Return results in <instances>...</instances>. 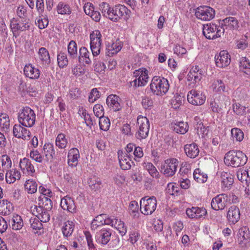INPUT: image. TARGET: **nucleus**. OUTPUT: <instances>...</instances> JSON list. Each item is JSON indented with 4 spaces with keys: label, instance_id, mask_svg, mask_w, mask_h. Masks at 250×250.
<instances>
[{
    "label": "nucleus",
    "instance_id": "f257e3e1",
    "mask_svg": "<svg viewBox=\"0 0 250 250\" xmlns=\"http://www.w3.org/2000/svg\"><path fill=\"white\" fill-rule=\"evenodd\" d=\"M247 161V156L240 150H231L225 154L224 157L225 164L233 167H242Z\"/></svg>",
    "mask_w": 250,
    "mask_h": 250
},
{
    "label": "nucleus",
    "instance_id": "f03ea898",
    "mask_svg": "<svg viewBox=\"0 0 250 250\" xmlns=\"http://www.w3.org/2000/svg\"><path fill=\"white\" fill-rule=\"evenodd\" d=\"M169 87L168 80L164 77H153L150 84V89L154 95L162 96L166 94Z\"/></svg>",
    "mask_w": 250,
    "mask_h": 250
},
{
    "label": "nucleus",
    "instance_id": "7ed1b4c3",
    "mask_svg": "<svg viewBox=\"0 0 250 250\" xmlns=\"http://www.w3.org/2000/svg\"><path fill=\"white\" fill-rule=\"evenodd\" d=\"M18 114V120L22 125L31 127L34 125L36 114L34 111L29 107H23Z\"/></svg>",
    "mask_w": 250,
    "mask_h": 250
},
{
    "label": "nucleus",
    "instance_id": "20e7f679",
    "mask_svg": "<svg viewBox=\"0 0 250 250\" xmlns=\"http://www.w3.org/2000/svg\"><path fill=\"white\" fill-rule=\"evenodd\" d=\"M145 197L140 201V211L145 215L151 214L156 209L157 200L155 196L147 198Z\"/></svg>",
    "mask_w": 250,
    "mask_h": 250
},
{
    "label": "nucleus",
    "instance_id": "39448f33",
    "mask_svg": "<svg viewBox=\"0 0 250 250\" xmlns=\"http://www.w3.org/2000/svg\"><path fill=\"white\" fill-rule=\"evenodd\" d=\"M137 124L139 129L135 134L136 138L140 140L146 139L149 130L148 119L146 117L140 115L137 118Z\"/></svg>",
    "mask_w": 250,
    "mask_h": 250
},
{
    "label": "nucleus",
    "instance_id": "423d86ee",
    "mask_svg": "<svg viewBox=\"0 0 250 250\" xmlns=\"http://www.w3.org/2000/svg\"><path fill=\"white\" fill-rule=\"evenodd\" d=\"M13 21L15 22L11 24L10 27L12 31L13 36H15L16 38L19 35V32H24L30 30L29 19L13 18Z\"/></svg>",
    "mask_w": 250,
    "mask_h": 250
},
{
    "label": "nucleus",
    "instance_id": "0eeeda50",
    "mask_svg": "<svg viewBox=\"0 0 250 250\" xmlns=\"http://www.w3.org/2000/svg\"><path fill=\"white\" fill-rule=\"evenodd\" d=\"M102 35L100 32L96 30L90 35V48L94 57L98 56L101 51Z\"/></svg>",
    "mask_w": 250,
    "mask_h": 250
},
{
    "label": "nucleus",
    "instance_id": "6e6552de",
    "mask_svg": "<svg viewBox=\"0 0 250 250\" xmlns=\"http://www.w3.org/2000/svg\"><path fill=\"white\" fill-rule=\"evenodd\" d=\"M179 162L175 158H170L165 161L161 167V171L167 177L172 176L175 173Z\"/></svg>",
    "mask_w": 250,
    "mask_h": 250
},
{
    "label": "nucleus",
    "instance_id": "1a4fd4ad",
    "mask_svg": "<svg viewBox=\"0 0 250 250\" xmlns=\"http://www.w3.org/2000/svg\"><path fill=\"white\" fill-rule=\"evenodd\" d=\"M109 11L108 14L106 15V18L114 22H117L121 19L124 14H127L128 10L125 6L119 4L111 7Z\"/></svg>",
    "mask_w": 250,
    "mask_h": 250
},
{
    "label": "nucleus",
    "instance_id": "9d476101",
    "mask_svg": "<svg viewBox=\"0 0 250 250\" xmlns=\"http://www.w3.org/2000/svg\"><path fill=\"white\" fill-rule=\"evenodd\" d=\"M215 14V10L209 6H201L195 9V16L203 21L211 20L214 17Z\"/></svg>",
    "mask_w": 250,
    "mask_h": 250
},
{
    "label": "nucleus",
    "instance_id": "9b49d317",
    "mask_svg": "<svg viewBox=\"0 0 250 250\" xmlns=\"http://www.w3.org/2000/svg\"><path fill=\"white\" fill-rule=\"evenodd\" d=\"M206 99L205 95L193 89L190 90L187 95L188 102L195 105L203 104L205 103Z\"/></svg>",
    "mask_w": 250,
    "mask_h": 250
},
{
    "label": "nucleus",
    "instance_id": "f8f14e48",
    "mask_svg": "<svg viewBox=\"0 0 250 250\" xmlns=\"http://www.w3.org/2000/svg\"><path fill=\"white\" fill-rule=\"evenodd\" d=\"M112 234L111 229L107 227H103L95 235V239L97 242L102 244H107L110 240Z\"/></svg>",
    "mask_w": 250,
    "mask_h": 250
},
{
    "label": "nucleus",
    "instance_id": "ddd939ff",
    "mask_svg": "<svg viewBox=\"0 0 250 250\" xmlns=\"http://www.w3.org/2000/svg\"><path fill=\"white\" fill-rule=\"evenodd\" d=\"M228 196L226 194H220L214 197L211 202L212 209L215 210L223 209L227 205Z\"/></svg>",
    "mask_w": 250,
    "mask_h": 250
},
{
    "label": "nucleus",
    "instance_id": "4468645a",
    "mask_svg": "<svg viewBox=\"0 0 250 250\" xmlns=\"http://www.w3.org/2000/svg\"><path fill=\"white\" fill-rule=\"evenodd\" d=\"M238 242L241 248H245L250 242V232L249 228L243 227L238 232Z\"/></svg>",
    "mask_w": 250,
    "mask_h": 250
},
{
    "label": "nucleus",
    "instance_id": "2eb2a0df",
    "mask_svg": "<svg viewBox=\"0 0 250 250\" xmlns=\"http://www.w3.org/2000/svg\"><path fill=\"white\" fill-rule=\"evenodd\" d=\"M215 61L217 67H225L230 64V56L226 50H222L218 55L215 56Z\"/></svg>",
    "mask_w": 250,
    "mask_h": 250
},
{
    "label": "nucleus",
    "instance_id": "dca6fc26",
    "mask_svg": "<svg viewBox=\"0 0 250 250\" xmlns=\"http://www.w3.org/2000/svg\"><path fill=\"white\" fill-rule=\"evenodd\" d=\"M217 25L215 24L210 23L204 24L203 26V34L205 37L209 40H213L217 38L215 35Z\"/></svg>",
    "mask_w": 250,
    "mask_h": 250
},
{
    "label": "nucleus",
    "instance_id": "f3484780",
    "mask_svg": "<svg viewBox=\"0 0 250 250\" xmlns=\"http://www.w3.org/2000/svg\"><path fill=\"white\" fill-rule=\"evenodd\" d=\"M60 205L63 210H66L70 212L74 213L76 211L74 201L69 196H66L62 198Z\"/></svg>",
    "mask_w": 250,
    "mask_h": 250
},
{
    "label": "nucleus",
    "instance_id": "a211bd4d",
    "mask_svg": "<svg viewBox=\"0 0 250 250\" xmlns=\"http://www.w3.org/2000/svg\"><path fill=\"white\" fill-rule=\"evenodd\" d=\"M14 136L18 138H22L24 140L28 139L30 136L29 130L23 127L20 125H15L13 129Z\"/></svg>",
    "mask_w": 250,
    "mask_h": 250
},
{
    "label": "nucleus",
    "instance_id": "6ab92c4d",
    "mask_svg": "<svg viewBox=\"0 0 250 250\" xmlns=\"http://www.w3.org/2000/svg\"><path fill=\"white\" fill-rule=\"evenodd\" d=\"M240 212L239 208L235 206H231L227 213V218L229 222L235 224L240 219Z\"/></svg>",
    "mask_w": 250,
    "mask_h": 250
},
{
    "label": "nucleus",
    "instance_id": "aec40b11",
    "mask_svg": "<svg viewBox=\"0 0 250 250\" xmlns=\"http://www.w3.org/2000/svg\"><path fill=\"white\" fill-rule=\"evenodd\" d=\"M147 73L148 71L146 69L143 72H141L138 78H135L134 80L130 82V85L135 87L144 86L148 79Z\"/></svg>",
    "mask_w": 250,
    "mask_h": 250
},
{
    "label": "nucleus",
    "instance_id": "412c9836",
    "mask_svg": "<svg viewBox=\"0 0 250 250\" xmlns=\"http://www.w3.org/2000/svg\"><path fill=\"white\" fill-rule=\"evenodd\" d=\"M120 98L116 95H110L106 98V104L115 111H119L121 106L119 102Z\"/></svg>",
    "mask_w": 250,
    "mask_h": 250
},
{
    "label": "nucleus",
    "instance_id": "4be33fe9",
    "mask_svg": "<svg viewBox=\"0 0 250 250\" xmlns=\"http://www.w3.org/2000/svg\"><path fill=\"white\" fill-rule=\"evenodd\" d=\"M25 75L31 79H37L40 77V70L35 68L32 64H26L23 69Z\"/></svg>",
    "mask_w": 250,
    "mask_h": 250
},
{
    "label": "nucleus",
    "instance_id": "5701e85b",
    "mask_svg": "<svg viewBox=\"0 0 250 250\" xmlns=\"http://www.w3.org/2000/svg\"><path fill=\"white\" fill-rule=\"evenodd\" d=\"M185 152L188 157L194 158L197 157L199 153V149L195 143L187 144L184 146Z\"/></svg>",
    "mask_w": 250,
    "mask_h": 250
},
{
    "label": "nucleus",
    "instance_id": "b1692460",
    "mask_svg": "<svg viewBox=\"0 0 250 250\" xmlns=\"http://www.w3.org/2000/svg\"><path fill=\"white\" fill-rule=\"evenodd\" d=\"M222 187L229 189L233 183V176L229 172H222L221 174Z\"/></svg>",
    "mask_w": 250,
    "mask_h": 250
},
{
    "label": "nucleus",
    "instance_id": "393cba45",
    "mask_svg": "<svg viewBox=\"0 0 250 250\" xmlns=\"http://www.w3.org/2000/svg\"><path fill=\"white\" fill-rule=\"evenodd\" d=\"M79 156V151L77 148H73L71 149L68 154V164L69 166L71 167L76 166Z\"/></svg>",
    "mask_w": 250,
    "mask_h": 250
},
{
    "label": "nucleus",
    "instance_id": "a878e982",
    "mask_svg": "<svg viewBox=\"0 0 250 250\" xmlns=\"http://www.w3.org/2000/svg\"><path fill=\"white\" fill-rule=\"evenodd\" d=\"M123 154V150H119L118 151V156L120 163V166L121 168L123 170H128L130 169L131 167V163H133V162L131 161V156L128 157L127 158H125L124 160H122V156Z\"/></svg>",
    "mask_w": 250,
    "mask_h": 250
},
{
    "label": "nucleus",
    "instance_id": "bb28decb",
    "mask_svg": "<svg viewBox=\"0 0 250 250\" xmlns=\"http://www.w3.org/2000/svg\"><path fill=\"white\" fill-rule=\"evenodd\" d=\"M21 178V173L16 169H12L7 171L5 174L6 181L7 183H13L16 180H19Z\"/></svg>",
    "mask_w": 250,
    "mask_h": 250
},
{
    "label": "nucleus",
    "instance_id": "cd10ccee",
    "mask_svg": "<svg viewBox=\"0 0 250 250\" xmlns=\"http://www.w3.org/2000/svg\"><path fill=\"white\" fill-rule=\"evenodd\" d=\"M172 128L177 133L185 134L188 131V125L186 122H176L172 125Z\"/></svg>",
    "mask_w": 250,
    "mask_h": 250
},
{
    "label": "nucleus",
    "instance_id": "c85d7f7f",
    "mask_svg": "<svg viewBox=\"0 0 250 250\" xmlns=\"http://www.w3.org/2000/svg\"><path fill=\"white\" fill-rule=\"evenodd\" d=\"M20 167L21 170L26 169L28 172L33 174L35 172V170L31 161L27 158H23L21 159L20 162Z\"/></svg>",
    "mask_w": 250,
    "mask_h": 250
},
{
    "label": "nucleus",
    "instance_id": "c756f323",
    "mask_svg": "<svg viewBox=\"0 0 250 250\" xmlns=\"http://www.w3.org/2000/svg\"><path fill=\"white\" fill-rule=\"evenodd\" d=\"M90 52L85 47H82L79 50V61L84 62L87 64H89L91 62V59L89 58Z\"/></svg>",
    "mask_w": 250,
    "mask_h": 250
},
{
    "label": "nucleus",
    "instance_id": "7c9ffc66",
    "mask_svg": "<svg viewBox=\"0 0 250 250\" xmlns=\"http://www.w3.org/2000/svg\"><path fill=\"white\" fill-rule=\"evenodd\" d=\"M49 197L41 195L39 197V205H41L44 210H51L52 208V202Z\"/></svg>",
    "mask_w": 250,
    "mask_h": 250
},
{
    "label": "nucleus",
    "instance_id": "2f4dec72",
    "mask_svg": "<svg viewBox=\"0 0 250 250\" xmlns=\"http://www.w3.org/2000/svg\"><path fill=\"white\" fill-rule=\"evenodd\" d=\"M38 54L40 60L43 64L48 65L50 63V57L49 52L45 47L40 48Z\"/></svg>",
    "mask_w": 250,
    "mask_h": 250
},
{
    "label": "nucleus",
    "instance_id": "473e14b6",
    "mask_svg": "<svg viewBox=\"0 0 250 250\" xmlns=\"http://www.w3.org/2000/svg\"><path fill=\"white\" fill-rule=\"evenodd\" d=\"M74 228V224L72 221H67L65 222L62 228L63 236L68 237L71 235L73 232Z\"/></svg>",
    "mask_w": 250,
    "mask_h": 250
},
{
    "label": "nucleus",
    "instance_id": "72a5a7b5",
    "mask_svg": "<svg viewBox=\"0 0 250 250\" xmlns=\"http://www.w3.org/2000/svg\"><path fill=\"white\" fill-rule=\"evenodd\" d=\"M67 50L70 59H75L77 58V45L75 41L72 40L70 42L68 45Z\"/></svg>",
    "mask_w": 250,
    "mask_h": 250
},
{
    "label": "nucleus",
    "instance_id": "f704fd0d",
    "mask_svg": "<svg viewBox=\"0 0 250 250\" xmlns=\"http://www.w3.org/2000/svg\"><path fill=\"white\" fill-rule=\"evenodd\" d=\"M87 183L90 188L94 191L98 190L101 184L99 179L95 175L91 176L88 178Z\"/></svg>",
    "mask_w": 250,
    "mask_h": 250
},
{
    "label": "nucleus",
    "instance_id": "c9c22d12",
    "mask_svg": "<svg viewBox=\"0 0 250 250\" xmlns=\"http://www.w3.org/2000/svg\"><path fill=\"white\" fill-rule=\"evenodd\" d=\"M43 150L48 160L52 159L55 156V151L52 144L46 143L43 146Z\"/></svg>",
    "mask_w": 250,
    "mask_h": 250
},
{
    "label": "nucleus",
    "instance_id": "e433bc0d",
    "mask_svg": "<svg viewBox=\"0 0 250 250\" xmlns=\"http://www.w3.org/2000/svg\"><path fill=\"white\" fill-rule=\"evenodd\" d=\"M224 26H229L231 29H237L239 28L238 20L234 17H227L223 20Z\"/></svg>",
    "mask_w": 250,
    "mask_h": 250
},
{
    "label": "nucleus",
    "instance_id": "4c0bfd02",
    "mask_svg": "<svg viewBox=\"0 0 250 250\" xmlns=\"http://www.w3.org/2000/svg\"><path fill=\"white\" fill-rule=\"evenodd\" d=\"M23 223L21 217L18 215L14 216L12 219L11 226L13 229L19 230L22 228Z\"/></svg>",
    "mask_w": 250,
    "mask_h": 250
},
{
    "label": "nucleus",
    "instance_id": "58836bf2",
    "mask_svg": "<svg viewBox=\"0 0 250 250\" xmlns=\"http://www.w3.org/2000/svg\"><path fill=\"white\" fill-rule=\"evenodd\" d=\"M105 217H106V214H101L96 216L92 222V229H94L98 227L103 226Z\"/></svg>",
    "mask_w": 250,
    "mask_h": 250
},
{
    "label": "nucleus",
    "instance_id": "ea45409f",
    "mask_svg": "<svg viewBox=\"0 0 250 250\" xmlns=\"http://www.w3.org/2000/svg\"><path fill=\"white\" fill-rule=\"evenodd\" d=\"M193 177L197 182L201 183L206 182L208 179L207 174L203 172L201 173L199 168H197L194 170Z\"/></svg>",
    "mask_w": 250,
    "mask_h": 250
},
{
    "label": "nucleus",
    "instance_id": "a19ab883",
    "mask_svg": "<svg viewBox=\"0 0 250 250\" xmlns=\"http://www.w3.org/2000/svg\"><path fill=\"white\" fill-rule=\"evenodd\" d=\"M24 187L28 193L33 194L37 191L38 184L35 181L28 180L25 182Z\"/></svg>",
    "mask_w": 250,
    "mask_h": 250
},
{
    "label": "nucleus",
    "instance_id": "79ce46f5",
    "mask_svg": "<svg viewBox=\"0 0 250 250\" xmlns=\"http://www.w3.org/2000/svg\"><path fill=\"white\" fill-rule=\"evenodd\" d=\"M29 221L31 227L33 229L37 230V231H34L35 233H37L38 230H40L43 228V225L39 218L36 217L31 218Z\"/></svg>",
    "mask_w": 250,
    "mask_h": 250
},
{
    "label": "nucleus",
    "instance_id": "37998d69",
    "mask_svg": "<svg viewBox=\"0 0 250 250\" xmlns=\"http://www.w3.org/2000/svg\"><path fill=\"white\" fill-rule=\"evenodd\" d=\"M57 61L58 65L61 68H63L66 66L68 63V60L67 58L66 55L61 52L57 56Z\"/></svg>",
    "mask_w": 250,
    "mask_h": 250
},
{
    "label": "nucleus",
    "instance_id": "c03bdc74",
    "mask_svg": "<svg viewBox=\"0 0 250 250\" xmlns=\"http://www.w3.org/2000/svg\"><path fill=\"white\" fill-rule=\"evenodd\" d=\"M106 49L107 51L105 52L106 55L110 57L112 56L113 55L116 54L121 49V47L116 43H112L111 45H109L107 47Z\"/></svg>",
    "mask_w": 250,
    "mask_h": 250
},
{
    "label": "nucleus",
    "instance_id": "a18cd8bd",
    "mask_svg": "<svg viewBox=\"0 0 250 250\" xmlns=\"http://www.w3.org/2000/svg\"><path fill=\"white\" fill-rule=\"evenodd\" d=\"M99 123L101 129L104 131H107L109 129L110 125V122L109 119L108 117L100 116L99 118Z\"/></svg>",
    "mask_w": 250,
    "mask_h": 250
},
{
    "label": "nucleus",
    "instance_id": "49530a36",
    "mask_svg": "<svg viewBox=\"0 0 250 250\" xmlns=\"http://www.w3.org/2000/svg\"><path fill=\"white\" fill-rule=\"evenodd\" d=\"M115 225L114 226L121 234L122 236L125 235L127 231L126 227L125 226V223L121 220L115 218Z\"/></svg>",
    "mask_w": 250,
    "mask_h": 250
},
{
    "label": "nucleus",
    "instance_id": "de8ad7c7",
    "mask_svg": "<svg viewBox=\"0 0 250 250\" xmlns=\"http://www.w3.org/2000/svg\"><path fill=\"white\" fill-rule=\"evenodd\" d=\"M56 145L60 148H64L67 145V140L65 135L60 133L58 135L56 139Z\"/></svg>",
    "mask_w": 250,
    "mask_h": 250
},
{
    "label": "nucleus",
    "instance_id": "09e8293b",
    "mask_svg": "<svg viewBox=\"0 0 250 250\" xmlns=\"http://www.w3.org/2000/svg\"><path fill=\"white\" fill-rule=\"evenodd\" d=\"M231 136L237 141L241 142L244 139V133L238 128H233L231 130Z\"/></svg>",
    "mask_w": 250,
    "mask_h": 250
},
{
    "label": "nucleus",
    "instance_id": "8fccbe9b",
    "mask_svg": "<svg viewBox=\"0 0 250 250\" xmlns=\"http://www.w3.org/2000/svg\"><path fill=\"white\" fill-rule=\"evenodd\" d=\"M128 209L130 214L132 215L134 217L138 216L139 206L138 203L136 201H132L130 203Z\"/></svg>",
    "mask_w": 250,
    "mask_h": 250
},
{
    "label": "nucleus",
    "instance_id": "3c124183",
    "mask_svg": "<svg viewBox=\"0 0 250 250\" xmlns=\"http://www.w3.org/2000/svg\"><path fill=\"white\" fill-rule=\"evenodd\" d=\"M146 169L148 171L149 174L154 178H159L160 175L156 167L151 163H147L146 165Z\"/></svg>",
    "mask_w": 250,
    "mask_h": 250
},
{
    "label": "nucleus",
    "instance_id": "603ef678",
    "mask_svg": "<svg viewBox=\"0 0 250 250\" xmlns=\"http://www.w3.org/2000/svg\"><path fill=\"white\" fill-rule=\"evenodd\" d=\"M233 111L238 115L242 116L246 114V107L241 105L239 103H235L233 104Z\"/></svg>",
    "mask_w": 250,
    "mask_h": 250
},
{
    "label": "nucleus",
    "instance_id": "864d4df0",
    "mask_svg": "<svg viewBox=\"0 0 250 250\" xmlns=\"http://www.w3.org/2000/svg\"><path fill=\"white\" fill-rule=\"evenodd\" d=\"M10 125L9 117L6 114L1 113L0 115V126L3 128L7 129Z\"/></svg>",
    "mask_w": 250,
    "mask_h": 250
},
{
    "label": "nucleus",
    "instance_id": "5fc2aeb1",
    "mask_svg": "<svg viewBox=\"0 0 250 250\" xmlns=\"http://www.w3.org/2000/svg\"><path fill=\"white\" fill-rule=\"evenodd\" d=\"M57 11L60 14H69L71 13L70 6L67 4L60 3L57 6Z\"/></svg>",
    "mask_w": 250,
    "mask_h": 250
},
{
    "label": "nucleus",
    "instance_id": "6e6d98bb",
    "mask_svg": "<svg viewBox=\"0 0 250 250\" xmlns=\"http://www.w3.org/2000/svg\"><path fill=\"white\" fill-rule=\"evenodd\" d=\"M17 14L20 19H28L27 17V13L26 7L23 5H20L17 10Z\"/></svg>",
    "mask_w": 250,
    "mask_h": 250
},
{
    "label": "nucleus",
    "instance_id": "4d7b16f0",
    "mask_svg": "<svg viewBox=\"0 0 250 250\" xmlns=\"http://www.w3.org/2000/svg\"><path fill=\"white\" fill-rule=\"evenodd\" d=\"M87 244L89 250H97L93 242V239L91 234L89 232H85Z\"/></svg>",
    "mask_w": 250,
    "mask_h": 250
},
{
    "label": "nucleus",
    "instance_id": "13d9d810",
    "mask_svg": "<svg viewBox=\"0 0 250 250\" xmlns=\"http://www.w3.org/2000/svg\"><path fill=\"white\" fill-rule=\"evenodd\" d=\"M100 97V92L97 88L92 89L89 95L88 101L90 103H94Z\"/></svg>",
    "mask_w": 250,
    "mask_h": 250
},
{
    "label": "nucleus",
    "instance_id": "bf43d9fd",
    "mask_svg": "<svg viewBox=\"0 0 250 250\" xmlns=\"http://www.w3.org/2000/svg\"><path fill=\"white\" fill-rule=\"evenodd\" d=\"M93 112L97 118H100V116H104V110L103 106L100 104H96L93 107Z\"/></svg>",
    "mask_w": 250,
    "mask_h": 250
},
{
    "label": "nucleus",
    "instance_id": "052dcab7",
    "mask_svg": "<svg viewBox=\"0 0 250 250\" xmlns=\"http://www.w3.org/2000/svg\"><path fill=\"white\" fill-rule=\"evenodd\" d=\"M30 155L31 158L34 159L36 162L38 163H42V157L37 150H32L30 152Z\"/></svg>",
    "mask_w": 250,
    "mask_h": 250
},
{
    "label": "nucleus",
    "instance_id": "680f3d73",
    "mask_svg": "<svg viewBox=\"0 0 250 250\" xmlns=\"http://www.w3.org/2000/svg\"><path fill=\"white\" fill-rule=\"evenodd\" d=\"M100 10L101 11L103 15L106 17V15L108 14V11L111 6L106 2H102L100 5Z\"/></svg>",
    "mask_w": 250,
    "mask_h": 250
},
{
    "label": "nucleus",
    "instance_id": "e2e57ef3",
    "mask_svg": "<svg viewBox=\"0 0 250 250\" xmlns=\"http://www.w3.org/2000/svg\"><path fill=\"white\" fill-rule=\"evenodd\" d=\"M174 99L172 100V104L174 105V108H176L179 107L180 105H181L182 104V99L183 96H181L180 94H176L174 95Z\"/></svg>",
    "mask_w": 250,
    "mask_h": 250
},
{
    "label": "nucleus",
    "instance_id": "0e129e2a",
    "mask_svg": "<svg viewBox=\"0 0 250 250\" xmlns=\"http://www.w3.org/2000/svg\"><path fill=\"white\" fill-rule=\"evenodd\" d=\"M31 211H32V213L35 215L37 218L40 216L41 213H42L43 210H44L42 207H41V205H39V206L34 205V207L31 208Z\"/></svg>",
    "mask_w": 250,
    "mask_h": 250
},
{
    "label": "nucleus",
    "instance_id": "69168bd1",
    "mask_svg": "<svg viewBox=\"0 0 250 250\" xmlns=\"http://www.w3.org/2000/svg\"><path fill=\"white\" fill-rule=\"evenodd\" d=\"M142 104L145 109H149L153 105V101L149 97H145L142 99Z\"/></svg>",
    "mask_w": 250,
    "mask_h": 250
},
{
    "label": "nucleus",
    "instance_id": "338daca9",
    "mask_svg": "<svg viewBox=\"0 0 250 250\" xmlns=\"http://www.w3.org/2000/svg\"><path fill=\"white\" fill-rule=\"evenodd\" d=\"M94 67L95 71L98 72H101L104 71L106 68V65L104 62H97L94 63Z\"/></svg>",
    "mask_w": 250,
    "mask_h": 250
},
{
    "label": "nucleus",
    "instance_id": "774afa93",
    "mask_svg": "<svg viewBox=\"0 0 250 250\" xmlns=\"http://www.w3.org/2000/svg\"><path fill=\"white\" fill-rule=\"evenodd\" d=\"M167 190L168 192L171 195H177V194L179 192V188L177 187H175L171 184H169L167 185Z\"/></svg>",
    "mask_w": 250,
    "mask_h": 250
}]
</instances>
